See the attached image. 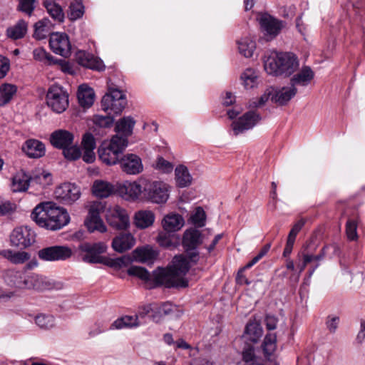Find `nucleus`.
Here are the masks:
<instances>
[{
    "mask_svg": "<svg viewBox=\"0 0 365 365\" xmlns=\"http://www.w3.org/2000/svg\"><path fill=\"white\" fill-rule=\"evenodd\" d=\"M26 274L25 270L9 269L4 274V281L11 287L25 289Z\"/></svg>",
    "mask_w": 365,
    "mask_h": 365,
    "instance_id": "24",
    "label": "nucleus"
},
{
    "mask_svg": "<svg viewBox=\"0 0 365 365\" xmlns=\"http://www.w3.org/2000/svg\"><path fill=\"white\" fill-rule=\"evenodd\" d=\"M43 5L49 15L56 21L62 22L64 19V14L61 7L51 0H45Z\"/></svg>",
    "mask_w": 365,
    "mask_h": 365,
    "instance_id": "43",
    "label": "nucleus"
},
{
    "mask_svg": "<svg viewBox=\"0 0 365 365\" xmlns=\"http://www.w3.org/2000/svg\"><path fill=\"white\" fill-rule=\"evenodd\" d=\"M262 332V328L259 322L256 321H250L245 327L243 338L245 340L255 344L261 338Z\"/></svg>",
    "mask_w": 365,
    "mask_h": 365,
    "instance_id": "28",
    "label": "nucleus"
},
{
    "mask_svg": "<svg viewBox=\"0 0 365 365\" xmlns=\"http://www.w3.org/2000/svg\"><path fill=\"white\" fill-rule=\"evenodd\" d=\"M138 316H124L114 321L109 329H120L123 328H130L138 327Z\"/></svg>",
    "mask_w": 365,
    "mask_h": 365,
    "instance_id": "37",
    "label": "nucleus"
},
{
    "mask_svg": "<svg viewBox=\"0 0 365 365\" xmlns=\"http://www.w3.org/2000/svg\"><path fill=\"white\" fill-rule=\"evenodd\" d=\"M358 220L356 218H349L346 223V234L349 240H356Z\"/></svg>",
    "mask_w": 365,
    "mask_h": 365,
    "instance_id": "51",
    "label": "nucleus"
},
{
    "mask_svg": "<svg viewBox=\"0 0 365 365\" xmlns=\"http://www.w3.org/2000/svg\"><path fill=\"white\" fill-rule=\"evenodd\" d=\"M9 59L0 55V79L6 76L9 70Z\"/></svg>",
    "mask_w": 365,
    "mask_h": 365,
    "instance_id": "62",
    "label": "nucleus"
},
{
    "mask_svg": "<svg viewBox=\"0 0 365 365\" xmlns=\"http://www.w3.org/2000/svg\"><path fill=\"white\" fill-rule=\"evenodd\" d=\"M34 232L27 226L15 228L11 235L10 240L12 245L21 248H26L35 242Z\"/></svg>",
    "mask_w": 365,
    "mask_h": 365,
    "instance_id": "15",
    "label": "nucleus"
},
{
    "mask_svg": "<svg viewBox=\"0 0 365 365\" xmlns=\"http://www.w3.org/2000/svg\"><path fill=\"white\" fill-rule=\"evenodd\" d=\"M84 14V6L81 1L74 0L69 6L68 16L70 20L76 21L83 16Z\"/></svg>",
    "mask_w": 365,
    "mask_h": 365,
    "instance_id": "49",
    "label": "nucleus"
},
{
    "mask_svg": "<svg viewBox=\"0 0 365 365\" xmlns=\"http://www.w3.org/2000/svg\"><path fill=\"white\" fill-rule=\"evenodd\" d=\"M80 252L85 253L82 257L83 262L90 264H98L102 262L103 256L101 255L106 252L107 246L104 242H83L78 246Z\"/></svg>",
    "mask_w": 365,
    "mask_h": 365,
    "instance_id": "13",
    "label": "nucleus"
},
{
    "mask_svg": "<svg viewBox=\"0 0 365 365\" xmlns=\"http://www.w3.org/2000/svg\"><path fill=\"white\" fill-rule=\"evenodd\" d=\"M33 56L36 61L49 66L58 64L61 61V60L54 58L42 47L35 48L33 51Z\"/></svg>",
    "mask_w": 365,
    "mask_h": 365,
    "instance_id": "36",
    "label": "nucleus"
},
{
    "mask_svg": "<svg viewBox=\"0 0 365 365\" xmlns=\"http://www.w3.org/2000/svg\"><path fill=\"white\" fill-rule=\"evenodd\" d=\"M74 136L73 133L66 130H58L53 132L50 137L51 145L58 149L64 150L73 145Z\"/></svg>",
    "mask_w": 365,
    "mask_h": 365,
    "instance_id": "22",
    "label": "nucleus"
},
{
    "mask_svg": "<svg viewBox=\"0 0 365 365\" xmlns=\"http://www.w3.org/2000/svg\"><path fill=\"white\" fill-rule=\"evenodd\" d=\"M76 61L81 66L98 71L105 69L102 60L86 51H79L76 53Z\"/></svg>",
    "mask_w": 365,
    "mask_h": 365,
    "instance_id": "21",
    "label": "nucleus"
},
{
    "mask_svg": "<svg viewBox=\"0 0 365 365\" xmlns=\"http://www.w3.org/2000/svg\"><path fill=\"white\" fill-rule=\"evenodd\" d=\"M144 180L140 182H125L119 188L122 197L127 200H136L140 195L143 197Z\"/></svg>",
    "mask_w": 365,
    "mask_h": 365,
    "instance_id": "20",
    "label": "nucleus"
},
{
    "mask_svg": "<svg viewBox=\"0 0 365 365\" xmlns=\"http://www.w3.org/2000/svg\"><path fill=\"white\" fill-rule=\"evenodd\" d=\"M169 197L168 185L162 181L144 180L143 198L156 204L167 202Z\"/></svg>",
    "mask_w": 365,
    "mask_h": 365,
    "instance_id": "7",
    "label": "nucleus"
},
{
    "mask_svg": "<svg viewBox=\"0 0 365 365\" xmlns=\"http://www.w3.org/2000/svg\"><path fill=\"white\" fill-rule=\"evenodd\" d=\"M27 29L28 24L24 20L21 19L16 24L6 29V36L13 40L20 39L25 36Z\"/></svg>",
    "mask_w": 365,
    "mask_h": 365,
    "instance_id": "34",
    "label": "nucleus"
},
{
    "mask_svg": "<svg viewBox=\"0 0 365 365\" xmlns=\"http://www.w3.org/2000/svg\"><path fill=\"white\" fill-rule=\"evenodd\" d=\"M107 330V328L105 325L104 322L98 321L94 325L91 327V330L88 332V335L90 337H94Z\"/></svg>",
    "mask_w": 365,
    "mask_h": 365,
    "instance_id": "59",
    "label": "nucleus"
},
{
    "mask_svg": "<svg viewBox=\"0 0 365 365\" xmlns=\"http://www.w3.org/2000/svg\"><path fill=\"white\" fill-rule=\"evenodd\" d=\"M108 223L117 230H125L129 225V217L126 210L119 205H113L106 210Z\"/></svg>",
    "mask_w": 365,
    "mask_h": 365,
    "instance_id": "14",
    "label": "nucleus"
},
{
    "mask_svg": "<svg viewBox=\"0 0 365 365\" xmlns=\"http://www.w3.org/2000/svg\"><path fill=\"white\" fill-rule=\"evenodd\" d=\"M46 100L47 106L56 113L64 112L68 106V94L58 85L49 87Z\"/></svg>",
    "mask_w": 365,
    "mask_h": 365,
    "instance_id": "8",
    "label": "nucleus"
},
{
    "mask_svg": "<svg viewBox=\"0 0 365 365\" xmlns=\"http://www.w3.org/2000/svg\"><path fill=\"white\" fill-rule=\"evenodd\" d=\"M175 181L179 187H185L189 186L192 178L186 166L180 165L175 170Z\"/></svg>",
    "mask_w": 365,
    "mask_h": 365,
    "instance_id": "33",
    "label": "nucleus"
},
{
    "mask_svg": "<svg viewBox=\"0 0 365 365\" xmlns=\"http://www.w3.org/2000/svg\"><path fill=\"white\" fill-rule=\"evenodd\" d=\"M31 217L38 226L50 230H60L70 222L67 211L52 202H43L36 205Z\"/></svg>",
    "mask_w": 365,
    "mask_h": 365,
    "instance_id": "2",
    "label": "nucleus"
},
{
    "mask_svg": "<svg viewBox=\"0 0 365 365\" xmlns=\"http://www.w3.org/2000/svg\"><path fill=\"white\" fill-rule=\"evenodd\" d=\"M299 66L297 56L291 52L272 53L264 61L266 72L276 76H290L298 69Z\"/></svg>",
    "mask_w": 365,
    "mask_h": 365,
    "instance_id": "3",
    "label": "nucleus"
},
{
    "mask_svg": "<svg viewBox=\"0 0 365 365\" xmlns=\"http://www.w3.org/2000/svg\"><path fill=\"white\" fill-rule=\"evenodd\" d=\"M34 320L36 324L41 329L49 330L56 326L55 318L50 314H38Z\"/></svg>",
    "mask_w": 365,
    "mask_h": 365,
    "instance_id": "47",
    "label": "nucleus"
},
{
    "mask_svg": "<svg viewBox=\"0 0 365 365\" xmlns=\"http://www.w3.org/2000/svg\"><path fill=\"white\" fill-rule=\"evenodd\" d=\"M49 46L55 53L61 56L68 57L71 54V46L65 33H52L50 35Z\"/></svg>",
    "mask_w": 365,
    "mask_h": 365,
    "instance_id": "17",
    "label": "nucleus"
},
{
    "mask_svg": "<svg viewBox=\"0 0 365 365\" xmlns=\"http://www.w3.org/2000/svg\"><path fill=\"white\" fill-rule=\"evenodd\" d=\"M127 105L125 95L119 89L108 88L101 101L102 109L106 112L110 111L114 114H120Z\"/></svg>",
    "mask_w": 365,
    "mask_h": 365,
    "instance_id": "9",
    "label": "nucleus"
},
{
    "mask_svg": "<svg viewBox=\"0 0 365 365\" xmlns=\"http://www.w3.org/2000/svg\"><path fill=\"white\" fill-rule=\"evenodd\" d=\"M150 313H152V314H156L155 304L144 305V306L141 307L138 311V314L141 317H144L146 315L149 314Z\"/></svg>",
    "mask_w": 365,
    "mask_h": 365,
    "instance_id": "63",
    "label": "nucleus"
},
{
    "mask_svg": "<svg viewBox=\"0 0 365 365\" xmlns=\"http://www.w3.org/2000/svg\"><path fill=\"white\" fill-rule=\"evenodd\" d=\"M155 220V215L150 210H140L135 213L134 222L136 227L144 229L151 226Z\"/></svg>",
    "mask_w": 365,
    "mask_h": 365,
    "instance_id": "32",
    "label": "nucleus"
},
{
    "mask_svg": "<svg viewBox=\"0 0 365 365\" xmlns=\"http://www.w3.org/2000/svg\"><path fill=\"white\" fill-rule=\"evenodd\" d=\"M297 93V89L292 85L287 87H283L279 90L273 88V95L272 102L277 103L279 106L286 105Z\"/></svg>",
    "mask_w": 365,
    "mask_h": 365,
    "instance_id": "26",
    "label": "nucleus"
},
{
    "mask_svg": "<svg viewBox=\"0 0 365 365\" xmlns=\"http://www.w3.org/2000/svg\"><path fill=\"white\" fill-rule=\"evenodd\" d=\"M239 52L246 58L252 56L256 48V43L254 40L250 37L241 38L238 42Z\"/></svg>",
    "mask_w": 365,
    "mask_h": 365,
    "instance_id": "40",
    "label": "nucleus"
},
{
    "mask_svg": "<svg viewBox=\"0 0 365 365\" xmlns=\"http://www.w3.org/2000/svg\"><path fill=\"white\" fill-rule=\"evenodd\" d=\"M26 287L25 289H43L46 288V284L44 282L42 277L38 274L31 273L26 274Z\"/></svg>",
    "mask_w": 365,
    "mask_h": 365,
    "instance_id": "45",
    "label": "nucleus"
},
{
    "mask_svg": "<svg viewBox=\"0 0 365 365\" xmlns=\"http://www.w3.org/2000/svg\"><path fill=\"white\" fill-rule=\"evenodd\" d=\"M135 239L130 233H120L113 238V249L120 253L130 250L135 245Z\"/></svg>",
    "mask_w": 365,
    "mask_h": 365,
    "instance_id": "27",
    "label": "nucleus"
},
{
    "mask_svg": "<svg viewBox=\"0 0 365 365\" xmlns=\"http://www.w3.org/2000/svg\"><path fill=\"white\" fill-rule=\"evenodd\" d=\"M82 146L83 150H94L96 148V140L91 133H86L83 135L82 139Z\"/></svg>",
    "mask_w": 365,
    "mask_h": 365,
    "instance_id": "58",
    "label": "nucleus"
},
{
    "mask_svg": "<svg viewBox=\"0 0 365 365\" xmlns=\"http://www.w3.org/2000/svg\"><path fill=\"white\" fill-rule=\"evenodd\" d=\"M154 166L156 170L164 173H170L173 170V165L161 156L157 158Z\"/></svg>",
    "mask_w": 365,
    "mask_h": 365,
    "instance_id": "53",
    "label": "nucleus"
},
{
    "mask_svg": "<svg viewBox=\"0 0 365 365\" xmlns=\"http://www.w3.org/2000/svg\"><path fill=\"white\" fill-rule=\"evenodd\" d=\"M64 157L70 160H76L81 156V151L76 145H70L63 150Z\"/></svg>",
    "mask_w": 365,
    "mask_h": 365,
    "instance_id": "55",
    "label": "nucleus"
},
{
    "mask_svg": "<svg viewBox=\"0 0 365 365\" xmlns=\"http://www.w3.org/2000/svg\"><path fill=\"white\" fill-rule=\"evenodd\" d=\"M77 97L82 107L89 108L94 102L95 93L93 88L86 84H83L78 88Z\"/></svg>",
    "mask_w": 365,
    "mask_h": 365,
    "instance_id": "29",
    "label": "nucleus"
},
{
    "mask_svg": "<svg viewBox=\"0 0 365 365\" xmlns=\"http://www.w3.org/2000/svg\"><path fill=\"white\" fill-rule=\"evenodd\" d=\"M105 210L106 205L102 202L95 201L90 205L88 215L85 220V225L90 232H106L107 228L100 217V214Z\"/></svg>",
    "mask_w": 365,
    "mask_h": 365,
    "instance_id": "11",
    "label": "nucleus"
},
{
    "mask_svg": "<svg viewBox=\"0 0 365 365\" xmlns=\"http://www.w3.org/2000/svg\"><path fill=\"white\" fill-rule=\"evenodd\" d=\"M22 151L30 158H39L45 155V145L36 139H28L22 145Z\"/></svg>",
    "mask_w": 365,
    "mask_h": 365,
    "instance_id": "23",
    "label": "nucleus"
},
{
    "mask_svg": "<svg viewBox=\"0 0 365 365\" xmlns=\"http://www.w3.org/2000/svg\"><path fill=\"white\" fill-rule=\"evenodd\" d=\"M92 191L94 195L100 198L109 197L114 191L113 185L105 181L96 180L94 182Z\"/></svg>",
    "mask_w": 365,
    "mask_h": 365,
    "instance_id": "35",
    "label": "nucleus"
},
{
    "mask_svg": "<svg viewBox=\"0 0 365 365\" xmlns=\"http://www.w3.org/2000/svg\"><path fill=\"white\" fill-rule=\"evenodd\" d=\"M101 261L102 262H99L100 264H103L113 268H120L123 266L126 265L128 262V258L125 256L115 259L103 257V259Z\"/></svg>",
    "mask_w": 365,
    "mask_h": 365,
    "instance_id": "52",
    "label": "nucleus"
},
{
    "mask_svg": "<svg viewBox=\"0 0 365 365\" xmlns=\"http://www.w3.org/2000/svg\"><path fill=\"white\" fill-rule=\"evenodd\" d=\"M111 113L112 112L110 111L106 116L101 115H96L93 120L95 124L102 128L110 127L114 121L113 118L110 116Z\"/></svg>",
    "mask_w": 365,
    "mask_h": 365,
    "instance_id": "56",
    "label": "nucleus"
},
{
    "mask_svg": "<svg viewBox=\"0 0 365 365\" xmlns=\"http://www.w3.org/2000/svg\"><path fill=\"white\" fill-rule=\"evenodd\" d=\"M135 258L141 262H150L157 257L158 253L150 247L137 248L134 251Z\"/></svg>",
    "mask_w": 365,
    "mask_h": 365,
    "instance_id": "42",
    "label": "nucleus"
},
{
    "mask_svg": "<svg viewBox=\"0 0 365 365\" xmlns=\"http://www.w3.org/2000/svg\"><path fill=\"white\" fill-rule=\"evenodd\" d=\"M305 224V220L300 219L292 227L288 237L296 240L297 234L300 232Z\"/></svg>",
    "mask_w": 365,
    "mask_h": 365,
    "instance_id": "61",
    "label": "nucleus"
},
{
    "mask_svg": "<svg viewBox=\"0 0 365 365\" xmlns=\"http://www.w3.org/2000/svg\"><path fill=\"white\" fill-rule=\"evenodd\" d=\"M203 242V236L196 228H190L185 231L182 245L185 253L192 264H196L200 259V252L197 247Z\"/></svg>",
    "mask_w": 365,
    "mask_h": 365,
    "instance_id": "5",
    "label": "nucleus"
},
{
    "mask_svg": "<svg viewBox=\"0 0 365 365\" xmlns=\"http://www.w3.org/2000/svg\"><path fill=\"white\" fill-rule=\"evenodd\" d=\"M135 124V121L130 116L124 117L120 119L115 125V130L118 135L120 138H125L128 140V137L131 135L133 133V129Z\"/></svg>",
    "mask_w": 365,
    "mask_h": 365,
    "instance_id": "31",
    "label": "nucleus"
},
{
    "mask_svg": "<svg viewBox=\"0 0 365 365\" xmlns=\"http://www.w3.org/2000/svg\"><path fill=\"white\" fill-rule=\"evenodd\" d=\"M158 243L163 247H168L173 245L170 232H161L158 234Z\"/></svg>",
    "mask_w": 365,
    "mask_h": 365,
    "instance_id": "60",
    "label": "nucleus"
},
{
    "mask_svg": "<svg viewBox=\"0 0 365 365\" xmlns=\"http://www.w3.org/2000/svg\"><path fill=\"white\" fill-rule=\"evenodd\" d=\"M3 255L5 258L14 264H22L31 257L29 252L25 251H14L6 250L3 252Z\"/></svg>",
    "mask_w": 365,
    "mask_h": 365,
    "instance_id": "39",
    "label": "nucleus"
},
{
    "mask_svg": "<svg viewBox=\"0 0 365 365\" xmlns=\"http://www.w3.org/2000/svg\"><path fill=\"white\" fill-rule=\"evenodd\" d=\"M128 143L125 138H120L118 135L113 136L109 142H103L99 146L98 153L100 160L108 165L118 163Z\"/></svg>",
    "mask_w": 365,
    "mask_h": 365,
    "instance_id": "4",
    "label": "nucleus"
},
{
    "mask_svg": "<svg viewBox=\"0 0 365 365\" xmlns=\"http://www.w3.org/2000/svg\"><path fill=\"white\" fill-rule=\"evenodd\" d=\"M242 361L245 365H264L260 357L255 355L252 345L247 344L242 351Z\"/></svg>",
    "mask_w": 365,
    "mask_h": 365,
    "instance_id": "38",
    "label": "nucleus"
},
{
    "mask_svg": "<svg viewBox=\"0 0 365 365\" xmlns=\"http://www.w3.org/2000/svg\"><path fill=\"white\" fill-rule=\"evenodd\" d=\"M257 76L255 71L251 68H248L241 76V79L245 88L249 89L255 86L257 82Z\"/></svg>",
    "mask_w": 365,
    "mask_h": 365,
    "instance_id": "50",
    "label": "nucleus"
},
{
    "mask_svg": "<svg viewBox=\"0 0 365 365\" xmlns=\"http://www.w3.org/2000/svg\"><path fill=\"white\" fill-rule=\"evenodd\" d=\"M155 310L156 314H152L151 317L154 321L158 322L162 317L172 314L177 310V308L173 304L167 302L160 305L155 304Z\"/></svg>",
    "mask_w": 365,
    "mask_h": 365,
    "instance_id": "46",
    "label": "nucleus"
},
{
    "mask_svg": "<svg viewBox=\"0 0 365 365\" xmlns=\"http://www.w3.org/2000/svg\"><path fill=\"white\" fill-rule=\"evenodd\" d=\"M73 254L67 245H51L40 249L37 255L43 262H58L69 259Z\"/></svg>",
    "mask_w": 365,
    "mask_h": 365,
    "instance_id": "10",
    "label": "nucleus"
},
{
    "mask_svg": "<svg viewBox=\"0 0 365 365\" xmlns=\"http://www.w3.org/2000/svg\"><path fill=\"white\" fill-rule=\"evenodd\" d=\"M264 355L269 359L273 355L277 349V336L275 334H267L262 344Z\"/></svg>",
    "mask_w": 365,
    "mask_h": 365,
    "instance_id": "41",
    "label": "nucleus"
},
{
    "mask_svg": "<svg viewBox=\"0 0 365 365\" xmlns=\"http://www.w3.org/2000/svg\"><path fill=\"white\" fill-rule=\"evenodd\" d=\"M162 224L165 231L174 232L179 230L183 226L184 220L178 214H170L164 217Z\"/></svg>",
    "mask_w": 365,
    "mask_h": 365,
    "instance_id": "30",
    "label": "nucleus"
},
{
    "mask_svg": "<svg viewBox=\"0 0 365 365\" xmlns=\"http://www.w3.org/2000/svg\"><path fill=\"white\" fill-rule=\"evenodd\" d=\"M19 9L29 16H31L35 8V0H19Z\"/></svg>",
    "mask_w": 365,
    "mask_h": 365,
    "instance_id": "57",
    "label": "nucleus"
},
{
    "mask_svg": "<svg viewBox=\"0 0 365 365\" xmlns=\"http://www.w3.org/2000/svg\"><path fill=\"white\" fill-rule=\"evenodd\" d=\"M192 263L187 257L183 255L175 256L172 264L167 268H158L153 274L142 267L131 266L128 269L130 276H135L145 281L150 289L159 286L166 288L186 287L188 285L183 277L188 272Z\"/></svg>",
    "mask_w": 365,
    "mask_h": 365,
    "instance_id": "1",
    "label": "nucleus"
},
{
    "mask_svg": "<svg viewBox=\"0 0 365 365\" xmlns=\"http://www.w3.org/2000/svg\"><path fill=\"white\" fill-rule=\"evenodd\" d=\"M51 174L43 172L41 174L29 175L25 171L21 170L14 178L11 189L14 192H24L30 184H38L42 186L49 183Z\"/></svg>",
    "mask_w": 365,
    "mask_h": 365,
    "instance_id": "6",
    "label": "nucleus"
},
{
    "mask_svg": "<svg viewBox=\"0 0 365 365\" xmlns=\"http://www.w3.org/2000/svg\"><path fill=\"white\" fill-rule=\"evenodd\" d=\"M314 78V72L308 66H303L302 68L290 79V84L296 86H307Z\"/></svg>",
    "mask_w": 365,
    "mask_h": 365,
    "instance_id": "25",
    "label": "nucleus"
},
{
    "mask_svg": "<svg viewBox=\"0 0 365 365\" xmlns=\"http://www.w3.org/2000/svg\"><path fill=\"white\" fill-rule=\"evenodd\" d=\"M51 23L48 19L44 18L34 25V36L38 39L44 38L49 33Z\"/></svg>",
    "mask_w": 365,
    "mask_h": 365,
    "instance_id": "48",
    "label": "nucleus"
},
{
    "mask_svg": "<svg viewBox=\"0 0 365 365\" xmlns=\"http://www.w3.org/2000/svg\"><path fill=\"white\" fill-rule=\"evenodd\" d=\"M17 88L16 86L4 83L0 86V106L7 104L16 94Z\"/></svg>",
    "mask_w": 365,
    "mask_h": 365,
    "instance_id": "44",
    "label": "nucleus"
},
{
    "mask_svg": "<svg viewBox=\"0 0 365 365\" xmlns=\"http://www.w3.org/2000/svg\"><path fill=\"white\" fill-rule=\"evenodd\" d=\"M265 325L268 330H274L277 328L278 319L276 317L267 314L264 319Z\"/></svg>",
    "mask_w": 365,
    "mask_h": 365,
    "instance_id": "64",
    "label": "nucleus"
},
{
    "mask_svg": "<svg viewBox=\"0 0 365 365\" xmlns=\"http://www.w3.org/2000/svg\"><path fill=\"white\" fill-rule=\"evenodd\" d=\"M54 195L60 202L70 205L80 197L81 192L76 185L67 182L57 187Z\"/></svg>",
    "mask_w": 365,
    "mask_h": 365,
    "instance_id": "16",
    "label": "nucleus"
},
{
    "mask_svg": "<svg viewBox=\"0 0 365 365\" xmlns=\"http://www.w3.org/2000/svg\"><path fill=\"white\" fill-rule=\"evenodd\" d=\"M260 29L267 41L274 38L285 27L286 23L267 13L262 14L259 18Z\"/></svg>",
    "mask_w": 365,
    "mask_h": 365,
    "instance_id": "12",
    "label": "nucleus"
},
{
    "mask_svg": "<svg viewBox=\"0 0 365 365\" xmlns=\"http://www.w3.org/2000/svg\"><path fill=\"white\" fill-rule=\"evenodd\" d=\"M122 170L130 175H136L141 173L143 165L141 158L135 154H126L120 160Z\"/></svg>",
    "mask_w": 365,
    "mask_h": 365,
    "instance_id": "19",
    "label": "nucleus"
},
{
    "mask_svg": "<svg viewBox=\"0 0 365 365\" xmlns=\"http://www.w3.org/2000/svg\"><path fill=\"white\" fill-rule=\"evenodd\" d=\"M261 120L259 114L255 111H248L232 123L234 135H238L252 129Z\"/></svg>",
    "mask_w": 365,
    "mask_h": 365,
    "instance_id": "18",
    "label": "nucleus"
},
{
    "mask_svg": "<svg viewBox=\"0 0 365 365\" xmlns=\"http://www.w3.org/2000/svg\"><path fill=\"white\" fill-rule=\"evenodd\" d=\"M192 223L197 227H202L205 225V212L204 210L198 207L195 209V212L191 215Z\"/></svg>",
    "mask_w": 365,
    "mask_h": 365,
    "instance_id": "54",
    "label": "nucleus"
}]
</instances>
